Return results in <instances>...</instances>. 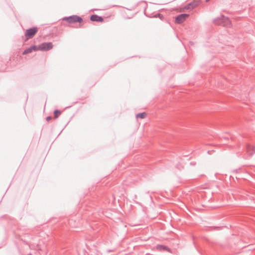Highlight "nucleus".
I'll return each instance as SVG.
<instances>
[{
  "mask_svg": "<svg viewBox=\"0 0 255 255\" xmlns=\"http://www.w3.org/2000/svg\"><path fill=\"white\" fill-rule=\"evenodd\" d=\"M37 29L36 27L27 29L25 32V36L27 38H32L37 32Z\"/></svg>",
  "mask_w": 255,
  "mask_h": 255,
  "instance_id": "4",
  "label": "nucleus"
},
{
  "mask_svg": "<svg viewBox=\"0 0 255 255\" xmlns=\"http://www.w3.org/2000/svg\"><path fill=\"white\" fill-rule=\"evenodd\" d=\"M155 249L159 251H167L170 252V249L166 246L162 245H157L155 247Z\"/></svg>",
  "mask_w": 255,
  "mask_h": 255,
  "instance_id": "7",
  "label": "nucleus"
},
{
  "mask_svg": "<svg viewBox=\"0 0 255 255\" xmlns=\"http://www.w3.org/2000/svg\"><path fill=\"white\" fill-rule=\"evenodd\" d=\"M51 119V117H48L46 118V120H47V122H49Z\"/></svg>",
  "mask_w": 255,
  "mask_h": 255,
  "instance_id": "12",
  "label": "nucleus"
},
{
  "mask_svg": "<svg viewBox=\"0 0 255 255\" xmlns=\"http://www.w3.org/2000/svg\"><path fill=\"white\" fill-rule=\"evenodd\" d=\"M53 45L51 42L43 43L37 46V51H48L53 48Z\"/></svg>",
  "mask_w": 255,
  "mask_h": 255,
  "instance_id": "1",
  "label": "nucleus"
},
{
  "mask_svg": "<svg viewBox=\"0 0 255 255\" xmlns=\"http://www.w3.org/2000/svg\"><path fill=\"white\" fill-rule=\"evenodd\" d=\"M33 51H37V46H32L30 48H28L26 49L25 50H24L23 52V55H26L28 53H31Z\"/></svg>",
  "mask_w": 255,
  "mask_h": 255,
  "instance_id": "8",
  "label": "nucleus"
},
{
  "mask_svg": "<svg viewBox=\"0 0 255 255\" xmlns=\"http://www.w3.org/2000/svg\"><path fill=\"white\" fill-rule=\"evenodd\" d=\"M219 21H217V24L223 25L225 26L230 27L232 23L231 20L228 18L224 16H222L219 18Z\"/></svg>",
  "mask_w": 255,
  "mask_h": 255,
  "instance_id": "2",
  "label": "nucleus"
},
{
  "mask_svg": "<svg viewBox=\"0 0 255 255\" xmlns=\"http://www.w3.org/2000/svg\"><path fill=\"white\" fill-rule=\"evenodd\" d=\"M61 114V112L58 110H55L54 111V118H57Z\"/></svg>",
  "mask_w": 255,
  "mask_h": 255,
  "instance_id": "11",
  "label": "nucleus"
},
{
  "mask_svg": "<svg viewBox=\"0 0 255 255\" xmlns=\"http://www.w3.org/2000/svg\"><path fill=\"white\" fill-rule=\"evenodd\" d=\"M146 115H147V114L145 112H143L142 113H139V114H137L136 115V118L143 119L146 117Z\"/></svg>",
  "mask_w": 255,
  "mask_h": 255,
  "instance_id": "10",
  "label": "nucleus"
},
{
  "mask_svg": "<svg viewBox=\"0 0 255 255\" xmlns=\"http://www.w3.org/2000/svg\"><path fill=\"white\" fill-rule=\"evenodd\" d=\"M92 21L103 22V18L97 15H92L90 18Z\"/></svg>",
  "mask_w": 255,
  "mask_h": 255,
  "instance_id": "9",
  "label": "nucleus"
},
{
  "mask_svg": "<svg viewBox=\"0 0 255 255\" xmlns=\"http://www.w3.org/2000/svg\"><path fill=\"white\" fill-rule=\"evenodd\" d=\"M63 20H65L70 23H73L76 22L81 23L82 21V18L77 15L66 17L63 18Z\"/></svg>",
  "mask_w": 255,
  "mask_h": 255,
  "instance_id": "3",
  "label": "nucleus"
},
{
  "mask_svg": "<svg viewBox=\"0 0 255 255\" xmlns=\"http://www.w3.org/2000/svg\"><path fill=\"white\" fill-rule=\"evenodd\" d=\"M247 152L250 155H253L255 153V145L248 144L247 146Z\"/></svg>",
  "mask_w": 255,
  "mask_h": 255,
  "instance_id": "6",
  "label": "nucleus"
},
{
  "mask_svg": "<svg viewBox=\"0 0 255 255\" xmlns=\"http://www.w3.org/2000/svg\"><path fill=\"white\" fill-rule=\"evenodd\" d=\"M189 15L187 14H182L176 18V22L177 23H181L183 22L188 17Z\"/></svg>",
  "mask_w": 255,
  "mask_h": 255,
  "instance_id": "5",
  "label": "nucleus"
}]
</instances>
